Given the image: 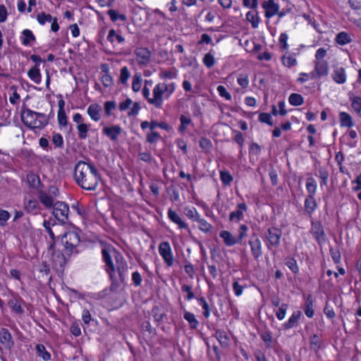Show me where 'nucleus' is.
Wrapping results in <instances>:
<instances>
[{
    "instance_id": "f257e3e1",
    "label": "nucleus",
    "mask_w": 361,
    "mask_h": 361,
    "mask_svg": "<svg viewBox=\"0 0 361 361\" xmlns=\"http://www.w3.org/2000/svg\"><path fill=\"white\" fill-rule=\"evenodd\" d=\"M74 178L79 186L87 190H96L100 180L94 166L83 161H79L75 164Z\"/></svg>"
},
{
    "instance_id": "f03ea898",
    "label": "nucleus",
    "mask_w": 361,
    "mask_h": 361,
    "mask_svg": "<svg viewBox=\"0 0 361 361\" xmlns=\"http://www.w3.org/2000/svg\"><path fill=\"white\" fill-rule=\"evenodd\" d=\"M21 120L24 125L32 129H42L48 123L47 115L35 112L29 109L22 110Z\"/></svg>"
},
{
    "instance_id": "7ed1b4c3",
    "label": "nucleus",
    "mask_w": 361,
    "mask_h": 361,
    "mask_svg": "<svg viewBox=\"0 0 361 361\" xmlns=\"http://www.w3.org/2000/svg\"><path fill=\"white\" fill-rule=\"evenodd\" d=\"M171 87L170 93L174 90V85H167L166 83L157 84L153 90V97L148 98V102L153 104L157 108H160L163 102V95L165 92H168L169 87Z\"/></svg>"
},
{
    "instance_id": "20e7f679",
    "label": "nucleus",
    "mask_w": 361,
    "mask_h": 361,
    "mask_svg": "<svg viewBox=\"0 0 361 361\" xmlns=\"http://www.w3.org/2000/svg\"><path fill=\"white\" fill-rule=\"evenodd\" d=\"M68 205L65 202L58 201L54 203L52 213L59 221L66 223L68 220Z\"/></svg>"
},
{
    "instance_id": "39448f33",
    "label": "nucleus",
    "mask_w": 361,
    "mask_h": 361,
    "mask_svg": "<svg viewBox=\"0 0 361 361\" xmlns=\"http://www.w3.org/2000/svg\"><path fill=\"white\" fill-rule=\"evenodd\" d=\"M282 231L276 227L268 228L266 233V238L268 240L267 247L271 249V247H278L280 244Z\"/></svg>"
},
{
    "instance_id": "423d86ee",
    "label": "nucleus",
    "mask_w": 361,
    "mask_h": 361,
    "mask_svg": "<svg viewBox=\"0 0 361 361\" xmlns=\"http://www.w3.org/2000/svg\"><path fill=\"white\" fill-rule=\"evenodd\" d=\"M62 242L65 244L66 249L72 251L79 245L80 239L77 232L68 231L63 235Z\"/></svg>"
},
{
    "instance_id": "0eeeda50",
    "label": "nucleus",
    "mask_w": 361,
    "mask_h": 361,
    "mask_svg": "<svg viewBox=\"0 0 361 361\" xmlns=\"http://www.w3.org/2000/svg\"><path fill=\"white\" fill-rule=\"evenodd\" d=\"M159 252L168 267L173 264V257L169 243L166 241L162 242L159 245Z\"/></svg>"
},
{
    "instance_id": "6e6552de",
    "label": "nucleus",
    "mask_w": 361,
    "mask_h": 361,
    "mask_svg": "<svg viewBox=\"0 0 361 361\" xmlns=\"http://www.w3.org/2000/svg\"><path fill=\"white\" fill-rule=\"evenodd\" d=\"M135 55L138 64L142 66H147L151 61L152 53L145 47H137L135 49Z\"/></svg>"
},
{
    "instance_id": "1a4fd4ad",
    "label": "nucleus",
    "mask_w": 361,
    "mask_h": 361,
    "mask_svg": "<svg viewBox=\"0 0 361 361\" xmlns=\"http://www.w3.org/2000/svg\"><path fill=\"white\" fill-rule=\"evenodd\" d=\"M249 245L253 257L258 259L262 255V244L257 234L254 233L249 240Z\"/></svg>"
},
{
    "instance_id": "9d476101",
    "label": "nucleus",
    "mask_w": 361,
    "mask_h": 361,
    "mask_svg": "<svg viewBox=\"0 0 361 361\" xmlns=\"http://www.w3.org/2000/svg\"><path fill=\"white\" fill-rule=\"evenodd\" d=\"M310 232L319 244L324 243L326 241V237L321 222L312 221Z\"/></svg>"
},
{
    "instance_id": "9b49d317",
    "label": "nucleus",
    "mask_w": 361,
    "mask_h": 361,
    "mask_svg": "<svg viewBox=\"0 0 361 361\" xmlns=\"http://www.w3.org/2000/svg\"><path fill=\"white\" fill-rule=\"evenodd\" d=\"M262 7L264 9L265 16L267 18H270L276 13H278L280 18L285 15L284 12L279 11V5L276 4L274 0H268L264 1L262 4Z\"/></svg>"
},
{
    "instance_id": "f8f14e48",
    "label": "nucleus",
    "mask_w": 361,
    "mask_h": 361,
    "mask_svg": "<svg viewBox=\"0 0 361 361\" xmlns=\"http://www.w3.org/2000/svg\"><path fill=\"white\" fill-rule=\"evenodd\" d=\"M116 261V270L118 273L119 279L121 282H124L126 272L128 267L127 263L123 260V257L118 252L114 251Z\"/></svg>"
},
{
    "instance_id": "ddd939ff",
    "label": "nucleus",
    "mask_w": 361,
    "mask_h": 361,
    "mask_svg": "<svg viewBox=\"0 0 361 361\" xmlns=\"http://www.w3.org/2000/svg\"><path fill=\"white\" fill-rule=\"evenodd\" d=\"M0 342L7 349L11 350L14 345L12 335L7 329L0 330Z\"/></svg>"
},
{
    "instance_id": "4468645a",
    "label": "nucleus",
    "mask_w": 361,
    "mask_h": 361,
    "mask_svg": "<svg viewBox=\"0 0 361 361\" xmlns=\"http://www.w3.org/2000/svg\"><path fill=\"white\" fill-rule=\"evenodd\" d=\"M328 63L326 61H317L315 62L314 71L311 73V75L314 78L316 74L317 77L320 78L322 76L326 75L328 74Z\"/></svg>"
},
{
    "instance_id": "2eb2a0df",
    "label": "nucleus",
    "mask_w": 361,
    "mask_h": 361,
    "mask_svg": "<svg viewBox=\"0 0 361 361\" xmlns=\"http://www.w3.org/2000/svg\"><path fill=\"white\" fill-rule=\"evenodd\" d=\"M102 256H103L104 261L106 263V271L109 274L111 279L112 280L116 279V277L114 276L115 272H116V269H115L114 263L111 260L109 252L107 250V249L104 248L102 250Z\"/></svg>"
},
{
    "instance_id": "dca6fc26",
    "label": "nucleus",
    "mask_w": 361,
    "mask_h": 361,
    "mask_svg": "<svg viewBox=\"0 0 361 361\" xmlns=\"http://www.w3.org/2000/svg\"><path fill=\"white\" fill-rule=\"evenodd\" d=\"M103 133L109 137L112 141L118 140V136L122 133V128L119 126H111L104 127L102 130Z\"/></svg>"
},
{
    "instance_id": "f3484780",
    "label": "nucleus",
    "mask_w": 361,
    "mask_h": 361,
    "mask_svg": "<svg viewBox=\"0 0 361 361\" xmlns=\"http://www.w3.org/2000/svg\"><path fill=\"white\" fill-rule=\"evenodd\" d=\"M102 107L98 104H93L88 106L87 114L94 121H99L101 118Z\"/></svg>"
},
{
    "instance_id": "a211bd4d",
    "label": "nucleus",
    "mask_w": 361,
    "mask_h": 361,
    "mask_svg": "<svg viewBox=\"0 0 361 361\" xmlns=\"http://www.w3.org/2000/svg\"><path fill=\"white\" fill-rule=\"evenodd\" d=\"M220 237L224 240L226 246H232L238 243V240L232 233L228 231H221L219 233Z\"/></svg>"
},
{
    "instance_id": "6ab92c4d",
    "label": "nucleus",
    "mask_w": 361,
    "mask_h": 361,
    "mask_svg": "<svg viewBox=\"0 0 361 361\" xmlns=\"http://www.w3.org/2000/svg\"><path fill=\"white\" fill-rule=\"evenodd\" d=\"M168 216L171 221L176 224L180 228H187V224L181 219L180 216L173 210L169 209L168 212Z\"/></svg>"
},
{
    "instance_id": "aec40b11",
    "label": "nucleus",
    "mask_w": 361,
    "mask_h": 361,
    "mask_svg": "<svg viewBox=\"0 0 361 361\" xmlns=\"http://www.w3.org/2000/svg\"><path fill=\"white\" fill-rule=\"evenodd\" d=\"M247 210V206L245 203H240L238 204V209L232 212L229 215V220L234 221L237 219L240 220L243 218V212Z\"/></svg>"
},
{
    "instance_id": "412c9836",
    "label": "nucleus",
    "mask_w": 361,
    "mask_h": 361,
    "mask_svg": "<svg viewBox=\"0 0 361 361\" xmlns=\"http://www.w3.org/2000/svg\"><path fill=\"white\" fill-rule=\"evenodd\" d=\"M332 78L335 82L343 84L345 82L346 77L343 68H336L332 74Z\"/></svg>"
},
{
    "instance_id": "4be33fe9",
    "label": "nucleus",
    "mask_w": 361,
    "mask_h": 361,
    "mask_svg": "<svg viewBox=\"0 0 361 361\" xmlns=\"http://www.w3.org/2000/svg\"><path fill=\"white\" fill-rule=\"evenodd\" d=\"M29 78L37 84H39L41 82V74L38 64H35V66L32 67L27 73Z\"/></svg>"
},
{
    "instance_id": "5701e85b",
    "label": "nucleus",
    "mask_w": 361,
    "mask_h": 361,
    "mask_svg": "<svg viewBox=\"0 0 361 361\" xmlns=\"http://www.w3.org/2000/svg\"><path fill=\"white\" fill-rule=\"evenodd\" d=\"M39 199L40 202L47 208L54 207V199L51 195L47 193L40 191L39 192Z\"/></svg>"
},
{
    "instance_id": "b1692460",
    "label": "nucleus",
    "mask_w": 361,
    "mask_h": 361,
    "mask_svg": "<svg viewBox=\"0 0 361 361\" xmlns=\"http://www.w3.org/2000/svg\"><path fill=\"white\" fill-rule=\"evenodd\" d=\"M8 305L16 314H22L24 312V310L21 307L19 300L16 298L10 299L8 302Z\"/></svg>"
},
{
    "instance_id": "393cba45",
    "label": "nucleus",
    "mask_w": 361,
    "mask_h": 361,
    "mask_svg": "<svg viewBox=\"0 0 361 361\" xmlns=\"http://www.w3.org/2000/svg\"><path fill=\"white\" fill-rule=\"evenodd\" d=\"M317 208V203L314 197L312 195H308L305 202V209L308 214H312Z\"/></svg>"
},
{
    "instance_id": "a878e982",
    "label": "nucleus",
    "mask_w": 361,
    "mask_h": 361,
    "mask_svg": "<svg viewBox=\"0 0 361 361\" xmlns=\"http://www.w3.org/2000/svg\"><path fill=\"white\" fill-rule=\"evenodd\" d=\"M352 39L350 36L345 32H339L336 37V42L338 44L345 45L351 42Z\"/></svg>"
},
{
    "instance_id": "bb28decb",
    "label": "nucleus",
    "mask_w": 361,
    "mask_h": 361,
    "mask_svg": "<svg viewBox=\"0 0 361 361\" xmlns=\"http://www.w3.org/2000/svg\"><path fill=\"white\" fill-rule=\"evenodd\" d=\"M300 314L301 312L300 311L294 312L291 317L289 318L288 321L284 324V328L286 329H288L293 327L298 322V320L300 317Z\"/></svg>"
},
{
    "instance_id": "cd10ccee",
    "label": "nucleus",
    "mask_w": 361,
    "mask_h": 361,
    "mask_svg": "<svg viewBox=\"0 0 361 361\" xmlns=\"http://www.w3.org/2000/svg\"><path fill=\"white\" fill-rule=\"evenodd\" d=\"M22 43L27 46L30 44L31 42L35 41V37L30 30H24L23 31Z\"/></svg>"
},
{
    "instance_id": "c85d7f7f",
    "label": "nucleus",
    "mask_w": 361,
    "mask_h": 361,
    "mask_svg": "<svg viewBox=\"0 0 361 361\" xmlns=\"http://www.w3.org/2000/svg\"><path fill=\"white\" fill-rule=\"evenodd\" d=\"M339 117L341 125L342 126H346L348 128L353 126V123L352 121V118L348 114L345 112H341L340 113Z\"/></svg>"
},
{
    "instance_id": "c756f323",
    "label": "nucleus",
    "mask_w": 361,
    "mask_h": 361,
    "mask_svg": "<svg viewBox=\"0 0 361 361\" xmlns=\"http://www.w3.org/2000/svg\"><path fill=\"white\" fill-rule=\"evenodd\" d=\"M184 319L187 320L191 329H196L199 324L198 321L196 319L194 314L185 312L184 314Z\"/></svg>"
},
{
    "instance_id": "7c9ffc66",
    "label": "nucleus",
    "mask_w": 361,
    "mask_h": 361,
    "mask_svg": "<svg viewBox=\"0 0 361 361\" xmlns=\"http://www.w3.org/2000/svg\"><path fill=\"white\" fill-rule=\"evenodd\" d=\"M37 19L39 23H45V22H51L53 20L52 23H57L58 18L56 17L52 18V16L50 14H47L44 12H41L37 14Z\"/></svg>"
},
{
    "instance_id": "2f4dec72",
    "label": "nucleus",
    "mask_w": 361,
    "mask_h": 361,
    "mask_svg": "<svg viewBox=\"0 0 361 361\" xmlns=\"http://www.w3.org/2000/svg\"><path fill=\"white\" fill-rule=\"evenodd\" d=\"M215 336L218 341L220 342L221 345L223 346H227L228 344V338L224 331L222 330H216L215 333Z\"/></svg>"
},
{
    "instance_id": "473e14b6",
    "label": "nucleus",
    "mask_w": 361,
    "mask_h": 361,
    "mask_svg": "<svg viewBox=\"0 0 361 361\" xmlns=\"http://www.w3.org/2000/svg\"><path fill=\"white\" fill-rule=\"evenodd\" d=\"M307 190L309 192L308 195L314 197L317 190V183L313 178H308L306 182Z\"/></svg>"
},
{
    "instance_id": "72a5a7b5",
    "label": "nucleus",
    "mask_w": 361,
    "mask_h": 361,
    "mask_svg": "<svg viewBox=\"0 0 361 361\" xmlns=\"http://www.w3.org/2000/svg\"><path fill=\"white\" fill-rule=\"evenodd\" d=\"M77 129L78 131V137L81 140L86 139L89 130V126L86 123H80L78 125Z\"/></svg>"
},
{
    "instance_id": "f704fd0d",
    "label": "nucleus",
    "mask_w": 361,
    "mask_h": 361,
    "mask_svg": "<svg viewBox=\"0 0 361 361\" xmlns=\"http://www.w3.org/2000/svg\"><path fill=\"white\" fill-rule=\"evenodd\" d=\"M288 100L290 104L293 106H300L304 102L303 97L300 94L296 93L291 94Z\"/></svg>"
},
{
    "instance_id": "c9c22d12",
    "label": "nucleus",
    "mask_w": 361,
    "mask_h": 361,
    "mask_svg": "<svg viewBox=\"0 0 361 361\" xmlns=\"http://www.w3.org/2000/svg\"><path fill=\"white\" fill-rule=\"evenodd\" d=\"M312 306L313 305L312 297L311 295H308L306 299L305 313L310 318L312 317L314 315V310Z\"/></svg>"
},
{
    "instance_id": "e433bc0d",
    "label": "nucleus",
    "mask_w": 361,
    "mask_h": 361,
    "mask_svg": "<svg viewBox=\"0 0 361 361\" xmlns=\"http://www.w3.org/2000/svg\"><path fill=\"white\" fill-rule=\"evenodd\" d=\"M37 352L38 355L42 357L44 361L49 360L51 358V355L46 350L44 345L42 344H38L36 346Z\"/></svg>"
},
{
    "instance_id": "4c0bfd02",
    "label": "nucleus",
    "mask_w": 361,
    "mask_h": 361,
    "mask_svg": "<svg viewBox=\"0 0 361 361\" xmlns=\"http://www.w3.org/2000/svg\"><path fill=\"white\" fill-rule=\"evenodd\" d=\"M200 224L199 228L204 232L208 233L211 231L212 226L208 223L206 220L201 219L200 216L196 220Z\"/></svg>"
},
{
    "instance_id": "58836bf2",
    "label": "nucleus",
    "mask_w": 361,
    "mask_h": 361,
    "mask_svg": "<svg viewBox=\"0 0 361 361\" xmlns=\"http://www.w3.org/2000/svg\"><path fill=\"white\" fill-rule=\"evenodd\" d=\"M184 214L188 216L189 219L196 221L197 218H199L200 215L197 213L195 208L192 207H185L184 209Z\"/></svg>"
},
{
    "instance_id": "ea45409f",
    "label": "nucleus",
    "mask_w": 361,
    "mask_h": 361,
    "mask_svg": "<svg viewBox=\"0 0 361 361\" xmlns=\"http://www.w3.org/2000/svg\"><path fill=\"white\" fill-rule=\"evenodd\" d=\"M51 141L56 147L63 148V139L61 134L54 133L52 135Z\"/></svg>"
},
{
    "instance_id": "a19ab883",
    "label": "nucleus",
    "mask_w": 361,
    "mask_h": 361,
    "mask_svg": "<svg viewBox=\"0 0 361 361\" xmlns=\"http://www.w3.org/2000/svg\"><path fill=\"white\" fill-rule=\"evenodd\" d=\"M286 265L295 274L299 271L296 260L293 257H287L286 259Z\"/></svg>"
},
{
    "instance_id": "79ce46f5",
    "label": "nucleus",
    "mask_w": 361,
    "mask_h": 361,
    "mask_svg": "<svg viewBox=\"0 0 361 361\" xmlns=\"http://www.w3.org/2000/svg\"><path fill=\"white\" fill-rule=\"evenodd\" d=\"M107 13L109 14V16L112 21H116L117 20H120L121 21L126 20V17L125 15L118 14V12L116 11L115 10L110 9L107 11Z\"/></svg>"
},
{
    "instance_id": "37998d69",
    "label": "nucleus",
    "mask_w": 361,
    "mask_h": 361,
    "mask_svg": "<svg viewBox=\"0 0 361 361\" xmlns=\"http://www.w3.org/2000/svg\"><path fill=\"white\" fill-rule=\"evenodd\" d=\"M152 314L157 322H161L164 316V312H161L158 306H155L152 308Z\"/></svg>"
},
{
    "instance_id": "c03bdc74",
    "label": "nucleus",
    "mask_w": 361,
    "mask_h": 361,
    "mask_svg": "<svg viewBox=\"0 0 361 361\" xmlns=\"http://www.w3.org/2000/svg\"><path fill=\"white\" fill-rule=\"evenodd\" d=\"M352 101V107L354 111L361 115V97H353L351 98Z\"/></svg>"
},
{
    "instance_id": "a18cd8bd",
    "label": "nucleus",
    "mask_w": 361,
    "mask_h": 361,
    "mask_svg": "<svg viewBox=\"0 0 361 361\" xmlns=\"http://www.w3.org/2000/svg\"><path fill=\"white\" fill-rule=\"evenodd\" d=\"M130 74L128 68L126 66L123 67L121 70V75L119 78L120 82L122 84H126L130 78Z\"/></svg>"
},
{
    "instance_id": "49530a36",
    "label": "nucleus",
    "mask_w": 361,
    "mask_h": 361,
    "mask_svg": "<svg viewBox=\"0 0 361 361\" xmlns=\"http://www.w3.org/2000/svg\"><path fill=\"white\" fill-rule=\"evenodd\" d=\"M203 63L207 68H212L215 63L214 56L210 53L206 54L203 58Z\"/></svg>"
},
{
    "instance_id": "de8ad7c7",
    "label": "nucleus",
    "mask_w": 361,
    "mask_h": 361,
    "mask_svg": "<svg viewBox=\"0 0 361 361\" xmlns=\"http://www.w3.org/2000/svg\"><path fill=\"white\" fill-rule=\"evenodd\" d=\"M287 309L288 305L285 303L279 307V310L276 312V315L279 320H282L285 318Z\"/></svg>"
},
{
    "instance_id": "09e8293b",
    "label": "nucleus",
    "mask_w": 361,
    "mask_h": 361,
    "mask_svg": "<svg viewBox=\"0 0 361 361\" xmlns=\"http://www.w3.org/2000/svg\"><path fill=\"white\" fill-rule=\"evenodd\" d=\"M39 207V204L37 200H29L27 203L25 204V209L30 212L33 213Z\"/></svg>"
},
{
    "instance_id": "8fccbe9b",
    "label": "nucleus",
    "mask_w": 361,
    "mask_h": 361,
    "mask_svg": "<svg viewBox=\"0 0 361 361\" xmlns=\"http://www.w3.org/2000/svg\"><path fill=\"white\" fill-rule=\"evenodd\" d=\"M282 61L284 66L290 68L296 64V59L293 56H283Z\"/></svg>"
},
{
    "instance_id": "3c124183",
    "label": "nucleus",
    "mask_w": 361,
    "mask_h": 361,
    "mask_svg": "<svg viewBox=\"0 0 361 361\" xmlns=\"http://www.w3.org/2000/svg\"><path fill=\"white\" fill-rule=\"evenodd\" d=\"M200 146L205 152H209L212 148V144L207 138L201 137L200 140Z\"/></svg>"
},
{
    "instance_id": "603ef678",
    "label": "nucleus",
    "mask_w": 361,
    "mask_h": 361,
    "mask_svg": "<svg viewBox=\"0 0 361 361\" xmlns=\"http://www.w3.org/2000/svg\"><path fill=\"white\" fill-rule=\"evenodd\" d=\"M221 180L225 185H229L233 180L232 176L228 171L220 172Z\"/></svg>"
},
{
    "instance_id": "864d4df0",
    "label": "nucleus",
    "mask_w": 361,
    "mask_h": 361,
    "mask_svg": "<svg viewBox=\"0 0 361 361\" xmlns=\"http://www.w3.org/2000/svg\"><path fill=\"white\" fill-rule=\"evenodd\" d=\"M200 305L204 309L203 314L206 318H208L209 317V307L207 301L204 298H200L198 299Z\"/></svg>"
},
{
    "instance_id": "5fc2aeb1",
    "label": "nucleus",
    "mask_w": 361,
    "mask_h": 361,
    "mask_svg": "<svg viewBox=\"0 0 361 361\" xmlns=\"http://www.w3.org/2000/svg\"><path fill=\"white\" fill-rule=\"evenodd\" d=\"M141 78L137 75L133 76L132 89L134 92H138L141 88Z\"/></svg>"
},
{
    "instance_id": "6e6d98bb",
    "label": "nucleus",
    "mask_w": 361,
    "mask_h": 361,
    "mask_svg": "<svg viewBox=\"0 0 361 361\" xmlns=\"http://www.w3.org/2000/svg\"><path fill=\"white\" fill-rule=\"evenodd\" d=\"M259 121L262 123H267L269 126H273V123L271 121V116L268 113H261L259 116Z\"/></svg>"
},
{
    "instance_id": "4d7b16f0",
    "label": "nucleus",
    "mask_w": 361,
    "mask_h": 361,
    "mask_svg": "<svg viewBox=\"0 0 361 361\" xmlns=\"http://www.w3.org/2000/svg\"><path fill=\"white\" fill-rule=\"evenodd\" d=\"M116 104L114 101H107L104 104V111L106 115L110 116L112 110L115 109Z\"/></svg>"
},
{
    "instance_id": "13d9d810",
    "label": "nucleus",
    "mask_w": 361,
    "mask_h": 361,
    "mask_svg": "<svg viewBox=\"0 0 361 361\" xmlns=\"http://www.w3.org/2000/svg\"><path fill=\"white\" fill-rule=\"evenodd\" d=\"M238 83L243 87L246 88L249 84L248 76L247 75L240 74L238 78Z\"/></svg>"
},
{
    "instance_id": "bf43d9fd",
    "label": "nucleus",
    "mask_w": 361,
    "mask_h": 361,
    "mask_svg": "<svg viewBox=\"0 0 361 361\" xmlns=\"http://www.w3.org/2000/svg\"><path fill=\"white\" fill-rule=\"evenodd\" d=\"M217 90L221 97L226 98L227 100L231 99V95L227 92L226 87L223 85H219Z\"/></svg>"
},
{
    "instance_id": "052dcab7",
    "label": "nucleus",
    "mask_w": 361,
    "mask_h": 361,
    "mask_svg": "<svg viewBox=\"0 0 361 361\" xmlns=\"http://www.w3.org/2000/svg\"><path fill=\"white\" fill-rule=\"evenodd\" d=\"M261 338L264 341L267 348L271 346V343L272 342V337L269 332H264L261 334Z\"/></svg>"
},
{
    "instance_id": "680f3d73",
    "label": "nucleus",
    "mask_w": 361,
    "mask_h": 361,
    "mask_svg": "<svg viewBox=\"0 0 361 361\" xmlns=\"http://www.w3.org/2000/svg\"><path fill=\"white\" fill-rule=\"evenodd\" d=\"M58 120L59 123L61 126H65L67 125V116L65 111H58Z\"/></svg>"
},
{
    "instance_id": "e2e57ef3",
    "label": "nucleus",
    "mask_w": 361,
    "mask_h": 361,
    "mask_svg": "<svg viewBox=\"0 0 361 361\" xmlns=\"http://www.w3.org/2000/svg\"><path fill=\"white\" fill-rule=\"evenodd\" d=\"M161 137L157 132H152L147 135V142L149 143L156 142Z\"/></svg>"
},
{
    "instance_id": "0e129e2a",
    "label": "nucleus",
    "mask_w": 361,
    "mask_h": 361,
    "mask_svg": "<svg viewBox=\"0 0 361 361\" xmlns=\"http://www.w3.org/2000/svg\"><path fill=\"white\" fill-rule=\"evenodd\" d=\"M247 226L246 225H241L239 228L238 238H236L238 240V243H241L242 240L247 235Z\"/></svg>"
},
{
    "instance_id": "69168bd1",
    "label": "nucleus",
    "mask_w": 361,
    "mask_h": 361,
    "mask_svg": "<svg viewBox=\"0 0 361 361\" xmlns=\"http://www.w3.org/2000/svg\"><path fill=\"white\" fill-rule=\"evenodd\" d=\"M102 82L104 86L109 87L113 85V79L109 74H104L102 77Z\"/></svg>"
},
{
    "instance_id": "338daca9",
    "label": "nucleus",
    "mask_w": 361,
    "mask_h": 361,
    "mask_svg": "<svg viewBox=\"0 0 361 361\" xmlns=\"http://www.w3.org/2000/svg\"><path fill=\"white\" fill-rule=\"evenodd\" d=\"M233 289L235 292L236 296H240L242 295L244 286H241L238 281H235L233 283Z\"/></svg>"
},
{
    "instance_id": "774afa93",
    "label": "nucleus",
    "mask_w": 361,
    "mask_h": 361,
    "mask_svg": "<svg viewBox=\"0 0 361 361\" xmlns=\"http://www.w3.org/2000/svg\"><path fill=\"white\" fill-rule=\"evenodd\" d=\"M319 178H321L322 181H321V186L322 185H326L327 184V179H328V177H329V173L326 171L325 170H319Z\"/></svg>"
}]
</instances>
